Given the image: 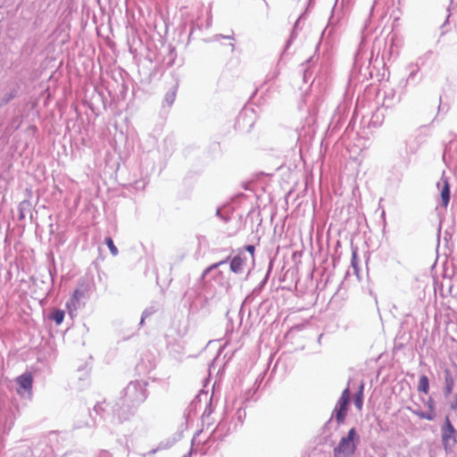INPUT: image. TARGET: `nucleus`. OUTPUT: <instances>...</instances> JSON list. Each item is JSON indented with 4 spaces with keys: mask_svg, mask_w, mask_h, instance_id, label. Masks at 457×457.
I'll return each instance as SVG.
<instances>
[{
    "mask_svg": "<svg viewBox=\"0 0 457 457\" xmlns=\"http://www.w3.org/2000/svg\"><path fill=\"white\" fill-rule=\"evenodd\" d=\"M442 205L446 208L450 201V185L447 179L443 180V186L440 192Z\"/></svg>",
    "mask_w": 457,
    "mask_h": 457,
    "instance_id": "7",
    "label": "nucleus"
},
{
    "mask_svg": "<svg viewBox=\"0 0 457 457\" xmlns=\"http://www.w3.org/2000/svg\"><path fill=\"white\" fill-rule=\"evenodd\" d=\"M418 390L424 394H428L429 390V381L427 376L422 375L419 379Z\"/></svg>",
    "mask_w": 457,
    "mask_h": 457,
    "instance_id": "9",
    "label": "nucleus"
},
{
    "mask_svg": "<svg viewBox=\"0 0 457 457\" xmlns=\"http://www.w3.org/2000/svg\"><path fill=\"white\" fill-rule=\"evenodd\" d=\"M174 97H175V94L172 92V93L170 94V104H171V103L173 102Z\"/></svg>",
    "mask_w": 457,
    "mask_h": 457,
    "instance_id": "17",
    "label": "nucleus"
},
{
    "mask_svg": "<svg viewBox=\"0 0 457 457\" xmlns=\"http://www.w3.org/2000/svg\"><path fill=\"white\" fill-rule=\"evenodd\" d=\"M351 400V393L349 387L343 390L333 411L337 424H343L348 413Z\"/></svg>",
    "mask_w": 457,
    "mask_h": 457,
    "instance_id": "2",
    "label": "nucleus"
},
{
    "mask_svg": "<svg viewBox=\"0 0 457 457\" xmlns=\"http://www.w3.org/2000/svg\"><path fill=\"white\" fill-rule=\"evenodd\" d=\"M245 250L251 253L252 257L253 258L254 257V251H255V247L252 245H246L245 246Z\"/></svg>",
    "mask_w": 457,
    "mask_h": 457,
    "instance_id": "15",
    "label": "nucleus"
},
{
    "mask_svg": "<svg viewBox=\"0 0 457 457\" xmlns=\"http://www.w3.org/2000/svg\"><path fill=\"white\" fill-rule=\"evenodd\" d=\"M446 386H445V394L450 395L453 392L454 382L452 378H447L446 380Z\"/></svg>",
    "mask_w": 457,
    "mask_h": 457,
    "instance_id": "13",
    "label": "nucleus"
},
{
    "mask_svg": "<svg viewBox=\"0 0 457 457\" xmlns=\"http://www.w3.org/2000/svg\"><path fill=\"white\" fill-rule=\"evenodd\" d=\"M64 314H65L64 311L59 310V309H55L50 314L49 318L52 320H54L56 323V325H60L63 321Z\"/></svg>",
    "mask_w": 457,
    "mask_h": 457,
    "instance_id": "10",
    "label": "nucleus"
},
{
    "mask_svg": "<svg viewBox=\"0 0 457 457\" xmlns=\"http://www.w3.org/2000/svg\"><path fill=\"white\" fill-rule=\"evenodd\" d=\"M428 410L427 411H418L414 413L420 419L427 420H433L436 417L435 403L432 398H429L427 402Z\"/></svg>",
    "mask_w": 457,
    "mask_h": 457,
    "instance_id": "6",
    "label": "nucleus"
},
{
    "mask_svg": "<svg viewBox=\"0 0 457 457\" xmlns=\"http://www.w3.org/2000/svg\"><path fill=\"white\" fill-rule=\"evenodd\" d=\"M105 244H106V245L108 246V248H109V250H110L111 253H112L113 256H115V255H117V254H118V249H117V247L115 246V245H114V243H113V241H112V239L111 237H106V238H105Z\"/></svg>",
    "mask_w": 457,
    "mask_h": 457,
    "instance_id": "12",
    "label": "nucleus"
},
{
    "mask_svg": "<svg viewBox=\"0 0 457 457\" xmlns=\"http://www.w3.org/2000/svg\"><path fill=\"white\" fill-rule=\"evenodd\" d=\"M245 263V258L241 255L235 256L230 262V270L234 273H241L243 266Z\"/></svg>",
    "mask_w": 457,
    "mask_h": 457,
    "instance_id": "8",
    "label": "nucleus"
},
{
    "mask_svg": "<svg viewBox=\"0 0 457 457\" xmlns=\"http://www.w3.org/2000/svg\"><path fill=\"white\" fill-rule=\"evenodd\" d=\"M360 437L354 428L349 429L347 435L343 436L334 448V457H351L354 454Z\"/></svg>",
    "mask_w": 457,
    "mask_h": 457,
    "instance_id": "1",
    "label": "nucleus"
},
{
    "mask_svg": "<svg viewBox=\"0 0 457 457\" xmlns=\"http://www.w3.org/2000/svg\"><path fill=\"white\" fill-rule=\"evenodd\" d=\"M19 385L17 393L20 395H28L29 397L32 396L33 377L30 372H25L16 378Z\"/></svg>",
    "mask_w": 457,
    "mask_h": 457,
    "instance_id": "3",
    "label": "nucleus"
},
{
    "mask_svg": "<svg viewBox=\"0 0 457 457\" xmlns=\"http://www.w3.org/2000/svg\"><path fill=\"white\" fill-rule=\"evenodd\" d=\"M223 263H225V262H223V261H222V262H218V263H214V264L211 265V266L206 270V272L211 271V270H212L216 269L217 267H219L220 265H221V264H223Z\"/></svg>",
    "mask_w": 457,
    "mask_h": 457,
    "instance_id": "16",
    "label": "nucleus"
},
{
    "mask_svg": "<svg viewBox=\"0 0 457 457\" xmlns=\"http://www.w3.org/2000/svg\"><path fill=\"white\" fill-rule=\"evenodd\" d=\"M363 385L361 384L359 388V392L354 397V405L360 411L362 408L363 403Z\"/></svg>",
    "mask_w": 457,
    "mask_h": 457,
    "instance_id": "11",
    "label": "nucleus"
},
{
    "mask_svg": "<svg viewBox=\"0 0 457 457\" xmlns=\"http://www.w3.org/2000/svg\"><path fill=\"white\" fill-rule=\"evenodd\" d=\"M80 287L82 288L75 289L72 296L66 303V308H67L68 312H70V314H71L74 311H76L78 309L80 298L85 295V293L88 289L87 284L83 283V284H81Z\"/></svg>",
    "mask_w": 457,
    "mask_h": 457,
    "instance_id": "4",
    "label": "nucleus"
},
{
    "mask_svg": "<svg viewBox=\"0 0 457 457\" xmlns=\"http://www.w3.org/2000/svg\"><path fill=\"white\" fill-rule=\"evenodd\" d=\"M455 434L456 430L452 425L449 418H446L445 425L442 429V440L445 446L450 443L455 442Z\"/></svg>",
    "mask_w": 457,
    "mask_h": 457,
    "instance_id": "5",
    "label": "nucleus"
},
{
    "mask_svg": "<svg viewBox=\"0 0 457 457\" xmlns=\"http://www.w3.org/2000/svg\"><path fill=\"white\" fill-rule=\"evenodd\" d=\"M351 262H352V266L353 267V269L357 272V270H358V262H357V252L356 251H353Z\"/></svg>",
    "mask_w": 457,
    "mask_h": 457,
    "instance_id": "14",
    "label": "nucleus"
}]
</instances>
